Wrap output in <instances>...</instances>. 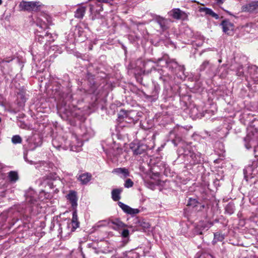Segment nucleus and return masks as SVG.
<instances>
[{
  "label": "nucleus",
  "instance_id": "b1692460",
  "mask_svg": "<svg viewBox=\"0 0 258 258\" xmlns=\"http://www.w3.org/2000/svg\"><path fill=\"white\" fill-rule=\"evenodd\" d=\"M91 177L92 175L90 173H85L79 175L78 179L82 184H86L90 181Z\"/></svg>",
  "mask_w": 258,
  "mask_h": 258
},
{
  "label": "nucleus",
  "instance_id": "1a4fd4ad",
  "mask_svg": "<svg viewBox=\"0 0 258 258\" xmlns=\"http://www.w3.org/2000/svg\"><path fill=\"white\" fill-rule=\"evenodd\" d=\"M156 167L151 169V172H153L152 170H154ZM153 175L150 173H146V186L151 189H154L155 187L159 185V173L156 171L153 173Z\"/></svg>",
  "mask_w": 258,
  "mask_h": 258
},
{
  "label": "nucleus",
  "instance_id": "c9c22d12",
  "mask_svg": "<svg viewBox=\"0 0 258 258\" xmlns=\"http://www.w3.org/2000/svg\"><path fill=\"white\" fill-rule=\"evenodd\" d=\"M45 38H46V43L47 42H52L54 41V37L52 34L47 32H45Z\"/></svg>",
  "mask_w": 258,
  "mask_h": 258
},
{
  "label": "nucleus",
  "instance_id": "f257e3e1",
  "mask_svg": "<svg viewBox=\"0 0 258 258\" xmlns=\"http://www.w3.org/2000/svg\"><path fill=\"white\" fill-rule=\"evenodd\" d=\"M174 146H178L177 150L178 158H181L184 163H189L191 165L202 164L204 162V157L201 153L195 152L190 145L179 137L172 140Z\"/></svg>",
  "mask_w": 258,
  "mask_h": 258
},
{
  "label": "nucleus",
  "instance_id": "5fc2aeb1",
  "mask_svg": "<svg viewBox=\"0 0 258 258\" xmlns=\"http://www.w3.org/2000/svg\"><path fill=\"white\" fill-rule=\"evenodd\" d=\"M90 11L91 12H92V6H90Z\"/></svg>",
  "mask_w": 258,
  "mask_h": 258
},
{
  "label": "nucleus",
  "instance_id": "bf43d9fd",
  "mask_svg": "<svg viewBox=\"0 0 258 258\" xmlns=\"http://www.w3.org/2000/svg\"><path fill=\"white\" fill-rule=\"evenodd\" d=\"M149 256L150 258H154V256H150V255H149Z\"/></svg>",
  "mask_w": 258,
  "mask_h": 258
},
{
  "label": "nucleus",
  "instance_id": "3c124183",
  "mask_svg": "<svg viewBox=\"0 0 258 258\" xmlns=\"http://www.w3.org/2000/svg\"><path fill=\"white\" fill-rule=\"evenodd\" d=\"M155 137V135L154 134H153V135L151 136L152 139L154 140Z\"/></svg>",
  "mask_w": 258,
  "mask_h": 258
},
{
  "label": "nucleus",
  "instance_id": "2f4dec72",
  "mask_svg": "<svg viewBox=\"0 0 258 258\" xmlns=\"http://www.w3.org/2000/svg\"><path fill=\"white\" fill-rule=\"evenodd\" d=\"M9 177L11 181L16 182L18 179V173L16 171H10L9 173Z\"/></svg>",
  "mask_w": 258,
  "mask_h": 258
},
{
  "label": "nucleus",
  "instance_id": "f8f14e48",
  "mask_svg": "<svg viewBox=\"0 0 258 258\" xmlns=\"http://www.w3.org/2000/svg\"><path fill=\"white\" fill-rule=\"evenodd\" d=\"M117 204L124 213L133 216L138 214L140 212V210L138 209H133L121 202L118 201Z\"/></svg>",
  "mask_w": 258,
  "mask_h": 258
},
{
  "label": "nucleus",
  "instance_id": "f3484780",
  "mask_svg": "<svg viewBox=\"0 0 258 258\" xmlns=\"http://www.w3.org/2000/svg\"><path fill=\"white\" fill-rule=\"evenodd\" d=\"M160 90L159 86L155 85V89L152 95H146V102H153L156 101L158 97V92Z\"/></svg>",
  "mask_w": 258,
  "mask_h": 258
},
{
  "label": "nucleus",
  "instance_id": "393cba45",
  "mask_svg": "<svg viewBox=\"0 0 258 258\" xmlns=\"http://www.w3.org/2000/svg\"><path fill=\"white\" fill-rule=\"evenodd\" d=\"M110 223L114 225V226H112V228L116 230L125 226V224L118 219H115L111 220Z\"/></svg>",
  "mask_w": 258,
  "mask_h": 258
},
{
  "label": "nucleus",
  "instance_id": "e433bc0d",
  "mask_svg": "<svg viewBox=\"0 0 258 258\" xmlns=\"http://www.w3.org/2000/svg\"><path fill=\"white\" fill-rule=\"evenodd\" d=\"M224 237L222 234H221L219 233H214V239L216 241H222L224 239Z\"/></svg>",
  "mask_w": 258,
  "mask_h": 258
},
{
  "label": "nucleus",
  "instance_id": "ea45409f",
  "mask_svg": "<svg viewBox=\"0 0 258 258\" xmlns=\"http://www.w3.org/2000/svg\"><path fill=\"white\" fill-rule=\"evenodd\" d=\"M27 202L30 205H35L37 202L36 198L33 197H27L26 198Z\"/></svg>",
  "mask_w": 258,
  "mask_h": 258
},
{
  "label": "nucleus",
  "instance_id": "a18cd8bd",
  "mask_svg": "<svg viewBox=\"0 0 258 258\" xmlns=\"http://www.w3.org/2000/svg\"><path fill=\"white\" fill-rule=\"evenodd\" d=\"M12 59H10V60H6L5 59H3V60H0V65L2 64V63H3L4 62H10Z\"/></svg>",
  "mask_w": 258,
  "mask_h": 258
},
{
  "label": "nucleus",
  "instance_id": "6ab92c4d",
  "mask_svg": "<svg viewBox=\"0 0 258 258\" xmlns=\"http://www.w3.org/2000/svg\"><path fill=\"white\" fill-rule=\"evenodd\" d=\"M122 187L113 189L111 191V198L113 201H118L121 199V193L122 192Z\"/></svg>",
  "mask_w": 258,
  "mask_h": 258
},
{
  "label": "nucleus",
  "instance_id": "f03ea898",
  "mask_svg": "<svg viewBox=\"0 0 258 258\" xmlns=\"http://www.w3.org/2000/svg\"><path fill=\"white\" fill-rule=\"evenodd\" d=\"M244 146L247 149H249L253 147V155L254 159L252 160L251 163L243 169V174L244 178L248 180L249 178H251L253 170L257 168L258 165V147H256V143L249 136H247L244 139Z\"/></svg>",
  "mask_w": 258,
  "mask_h": 258
},
{
  "label": "nucleus",
  "instance_id": "39448f33",
  "mask_svg": "<svg viewBox=\"0 0 258 258\" xmlns=\"http://www.w3.org/2000/svg\"><path fill=\"white\" fill-rule=\"evenodd\" d=\"M39 181L41 185L44 187L47 186L50 189L54 188L61 182L58 176L52 173L43 176L39 179Z\"/></svg>",
  "mask_w": 258,
  "mask_h": 258
},
{
  "label": "nucleus",
  "instance_id": "4c0bfd02",
  "mask_svg": "<svg viewBox=\"0 0 258 258\" xmlns=\"http://www.w3.org/2000/svg\"><path fill=\"white\" fill-rule=\"evenodd\" d=\"M135 223L136 224V226H138V227H142L143 228H145V222H144L143 221H141L138 218H136L135 219Z\"/></svg>",
  "mask_w": 258,
  "mask_h": 258
},
{
  "label": "nucleus",
  "instance_id": "7ed1b4c3",
  "mask_svg": "<svg viewBox=\"0 0 258 258\" xmlns=\"http://www.w3.org/2000/svg\"><path fill=\"white\" fill-rule=\"evenodd\" d=\"M63 150H70L75 152H79L82 150L83 143L79 140L77 136L72 135L70 139L68 140L63 137Z\"/></svg>",
  "mask_w": 258,
  "mask_h": 258
},
{
  "label": "nucleus",
  "instance_id": "5701e85b",
  "mask_svg": "<svg viewBox=\"0 0 258 258\" xmlns=\"http://www.w3.org/2000/svg\"><path fill=\"white\" fill-rule=\"evenodd\" d=\"M130 148L134 154H141L144 152V148L143 145H136L135 144H131Z\"/></svg>",
  "mask_w": 258,
  "mask_h": 258
},
{
  "label": "nucleus",
  "instance_id": "052dcab7",
  "mask_svg": "<svg viewBox=\"0 0 258 258\" xmlns=\"http://www.w3.org/2000/svg\"><path fill=\"white\" fill-rule=\"evenodd\" d=\"M2 4V0H0V5Z\"/></svg>",
  "mask_w": 258,
  "mask_h": 258
},
{
  "label": "nucleus",
  "instance_id": "a211bd4d",
  "mask_svg": "<svg viewBox=\"0 0 258 258\" xmlns=\"http://www.w3.org/2000/svg\"><path fill=\"white\" fill-rule=\"evenodd\" d=\"M63 137L58 136L52 140L53 146L56 149H63Z\"/></svg>",
  "mask_w": 258,
  "mask_h": 258
},
{
  "label": "nucleus",
  "instance_id": "de8ad7c7",
  "mask_svg": "<svg viewBox=\"0 0 258 258\" xmlns=\"http://www.w3.org/2000/svg\"><path fill=\"white\" fill-rule=\"evenodd\" d=\"M217 4H222L225 0H215Z\"/></svg>",
  "mask_w": 258,
  "mask_h": 258
},
{
  "label": "nucleus",
  "instance_id": "7c9ffc66",
  "mask_svg": "<svg viewBox=\"0 0 258 258\" xmlns=\"http://www.w3.org/2000/svg\"><path fill=\"white\" fill-rule=\"evenodd\" d=\"M236 75L238 77H243L244 76V71L243 66L239 64H237L236 66L235 70Z\"/></svg>",
  "mask_w": 258,
  "mask_h": 258
},
{
  "label": "nucleus",
  "instance_id": "a878e982",
  "mask_svg": "<svg viewBox=\"0 0 258 258\" xmlns=\"http://www.w3.org/2000/svg\"><path fill=\"white\" fill-rule=\"evenodd\" d=\"M213 68L214 65L210 63L209 61L206 60L200 66L199 70L200 72H202L208 69L210 71L213 70Z\"/></svg>",
  "mask_w": 258,
  "mask_h": 258
},
{
  "label": "nucleus",
  "instance_id": "c03bdc74",
  "mask_svg": "<svg viewBox=\"0 0 258 258\" xmlns=\"http://www.w3.org/2000/svg\"><path fill=\"white\" fill-rule=\"evenodd\" d=\"M205 208H208V206H206L205 205H201L200 204V208L199 209V210H202V209H204Z\"/></svg>",
  "mask_w": 258,
  "mask_h": 258
},
{
  "label": "nucleus",
  "instance_id": "cd10ccee",
  "mask_svg": "<svg viewBox=\"0 0 258 258\" xmlns=\"http://www.w3.org/2000/svg\"><path fill=\"white\" fill-rule=\"evenodd\" d=\"M136 67L140 70L141 74H144L145 73V62L144 60L138 59L136 61Z\"/></svg>",
  "mask_w": 258,
  "mask_h": 258
},
{
  "label": "nucleus",
  "instance_id": "37998d69",
  "mask_svg": "<svg viewBox=\"0 0 258 258\" xmlns=\"http://www.w3.org/2000/svg\"><path fill=\"white\" fill-rule=\"evenodd\" d=\"M146 230L147 229H148V234H150V233H152V231H153V228H152V229L150 230L149 229H150V225L149 224V223H146Z\"/></svg>",
  "mask_w": 258,
  "mask_h": 258
},
{
  "label": "nucleus",
  "instance_id": "0eeeda50",
  "mask_svg": "<svg viewBox=\"0 0 258 258\" xmlns=\"http://www.w3.org/2000/svg\"><path fill=\"white\" fill-rule=\"evenodd\" d=\"M212 222L200 221L194 227L192 230V235H203L206 231L213 225Z\"/></svg>",
  "mask_w": 258,
  "mask_h": 258
},
{
  "label": "nucleus",
  "instance_id": "6e6552de",
  "mask_svg": "<svg viewBox=\"0 0 258 258\" xmlns=\"http://www.w3.org/2000/svg\"><path fill=\"white\" fill-rule=\"evenodd\" d=\"M19 6L21 11L36 12L40 10L41 5L39 2L22 1L20 3Z\"/></svg>",
  "mask_w": 258,
  "mask_h": 258
},
{
  "label": "nucleus",
  "instance_id": "4468645a",
  "mask_svg": "<svg viewBox=\"0 0 258 258\" xmlns=\"http://www.w3.org/2000/svg\"><path fill=\"white\" fill-rule=\"evenodd\" d=\"M221 25L222 26L223 31L227 34H229L234 29V26L233 24L227 19L223 20Z\"/></svg>",
  "mask_w": 258,
  "mask_h": 258
},
{
  "label": "nucleus",
  "instance_id": "49530a36",
  "mask_svg": "<svg viewBox=\"0 0 258 258\" xmlns=\"http://www.w3.org/2000/svg\"><path fill=\"white\" fill-rule=\"evenodd\" d=\"M197 108L196 107L193 108L191 110V113H195V115H197Z\"/></svg>",
  "mask_w": 258,
  "mask_h": 258
},
{
  "label": "nucleus",
  "instance_id": "9d476101",
  "mask_svg": "<svg viewBox=\"0 0 258 258\" xmlns=\"http://www.w3.org/2000/svg\"><path fill=\"white\" fill-rule=\"evenodd\" d=\"M168 16L175 19L186 21L188 20V14L181 11L179 8H174L167 13Z\"/></svg>",
  "mask_w": 258,
  "mask_h": 258
},
{
  "label": "nucleus",
  "instance_id": "dca6fc26",
  "mask_svg": "<svg viewBox=\"0 0 258 258\" xmlns=\"http://www.w3.org/2000/svg\"><path fill=\"white\" fill-rule=\"evenodd\" d=\"M67 199L70 202L73 208H76L77 206L78 198L77 197V192L75 191H71L67 196Z\"/></svg>",
  "mask_w": 258,
  "mask_h": 258
},
{
  "label": "nucleus",
  "instance_id": "8fccbe9b",
  "mask_svg": "<svg viewBox=\"0 0 258 258\" xmlns=\"http://www.w3.org/2000/svg\"><path fill=\"white\" fill-rule=\"evenodd\" d=\"M152 149V147H149V146H147L146 145V150L147 149Z\"/></svg>",
  "mask_w": 258,
  "mask_h": 258
},
{
  "label": "nucleus",
  "instance_id": "6e6d98bb",
  "mask_svg": "<svg viewBox=\"0 0 258 258\" xmlns=\"http://www.w3.org/2000/svg\"><path fill=\"white\" fill-rule=\"evenodd\" d=\"M150 61V60H148V61H146V65L148 64V63Z\"/></svg>",
  "mask_w": 258,
  "mask_h": 258
},
{
  "label": "nucleus",
  "instance_id": "9b49d317",
  "mask_svg": "<svg viewBox=\"0 0 258 258\" xmlns=\"http://www.w3.org/2000/svg\"><path fill=\"white\" fill-rule=\"evenodd\" d=\"M134 114V111H128L124 109H121L118 114V118L120 120L122 119L123 121L131 123L135 120L133 117Z\"/></svg>",
  "mask_w": 258,
  "mask_h": 258
},
{
  "label": "nucleus",
  "instance_id": "4d7b16f0",
  "mask_svg": "<svg viewBox=\"0 0 258 258\" xmlns=\"http://www.w3.org/2000/svg\"><path fill=\"white\" fill-rule=\"evenodd\" d=\"M55 191L58 192L59 191V189L57 188H56Z\"/></svg>",
  "mask_w": 258,
  "mask_h": 258
},
{
  "label": "nucleus",
  "instance_id": "ddd939ff",
  "mask_svg": "<svg viewBox=\"0 0 258 258\" xmlns=\"http://www.w3.org/2000/svg\"><path fill=\"white\" fill-rule=\"evenodd\" d=\"M242 10L244 12H249L250 13H258V1L251 2L242 7Z\"/></svg>",
  "mask_w": 258,
  "mask_h": 258
},
{
  "label": "nucleus",
  "instance_id": "20e7f679",
  "mask_svg": "<svg viewBox=\"0 0 258 258\" xmlns=\"http://www.w3.org/2000/svg\"><path fill=\"white\" fill-rule=\"evenodd\" d=\"M147 17H148V22H151L152 20H155V22L159 25L160 30L162 32H165L170 28V23L172 21L169 19H166L162 17L159 15L151 13H146Z\"/></svg>",
  "mask_w": 258,
  "mask_h": 258
},
{
  "label": "nucleus",
  "instance_id": "aec40b11",
  "mask_svg": "<svg viewBox=\"0 0 258 258\" xmlns=\"http://www.w3.org/2000/svg\"><path fill=\"white\" fill-rule=\"evenodd\" d=\"M70 223L72 226L71 232L74 231L79 226V222L78 220L77 213L76 211L73 213L72 220Z\"/></svg>",
  "mask_w": 258,
  "mask_h": 258
},
{
  "label": "nucleus",
  "instance_id": "bb28decb",
  "mask_svg": "<svg viewBox=\"0 0 258 258\" xmlns=\"http://www.w3.org/2000/svg\"><path fill=\"white\" fill-rule=\"evenodd\" d=\"M36 40L40 42L41 44L46 43V38H45V32H42L40 34V32H37L36 33Z\"/></svg>",
  "mask_w": 258,
  "mask_h": 258
},
{
  "label": "nucleus",
  "instance_id": "09e8293b",
  "mask_svg": "<svg viewBox=\"0 0 258 258\" xmlns=\"http://www.w3.org/2000/svg\"><path fill=\"white\" fill-rule=\"evenodd\" d=\"M99 2L107 3L109 0H97Z\"/></svg>",
  "mask_w": 258,
  "mask_h": 258
},
{
  "label": "nucleus",
  "instance_id": "72a5a7b5",
  "mask_svg": "<svg viewBox=\"0 0 258 258\" xmlns=\"http://www.w3.org/2000/svg\"><path fill=\"white\" fill-rule=\"evenodd\" d=\"M63 227H61V229L66 231V232L68 233L69 232H71V229H72V226L70 223V222L68 221L65 223H63L62 225Z\"/></svg>",
  "mask_w": 258,
  "mask_h": 258
},
{
  "label": "nucleus",
  "instance_id": "13d9d810",
  "mask_svg": "<svg viewBox=\"0 0 258 258\" xmlns=\"http://www.w3.org/2000/svg\"><path fill=\"white\" fill-rule=\"evenodd\" d=\"M3 167V165L2 164H0V169H1Z\"/></svg>",
  "mask_w": 258,
  "mask_h": 258
},
{
  "label": "nucleus",
  "instance_id": "c85d7f7f",
  "mask_svg": "<svg viewBox=\"0 0 258 258\" xmlns=\"http://www.w3.org/2000/svg\"><path fill=\"white\" fill-rule=\"evenodd\" d=\"M85 7H80L77 9L75 12V17L77 18L82 19L84 16L85 13Z\"/></svg>",
  "mask_w": 258,
  "mask_h": 258
},
{
  "label": "nucleus",
  "instance_id": "58836bf2",
  "mask_svg": "<svg viewBox=\"0 0 258 258\" xmlns=\"http://www.w3.org/2000/svg\"><path fill=\"white\" fill-rule=\"evenodd\" d=\"M134 185V182H133V181L130 179V178H128L125 181V182L124 183V186L126 188H130V187H131L133 186Z\"/></svg>",
  "mask_w": 258,
  "mask_h": 258
},
{
  "label": "nucleus",
  "instance_id": "603ef678",
  "mask_svg": "<svg viewBox=\"0 0 258 258\" xmlns=\"http://www.w3.org/2000/svg\"><path fill=\"white\" fill-rule=\"evenodd\" d=\"M24 158L25 159V161H27V155H25L24 156Z\"/></svg>",
  "mask_w": 258,
  "mask_h": 258
},
{
  "label": "nucleus",
  "instance_id": "a19ab883",
  "mask_svg": "<svg viewBox=\"0 0 258 258\" xmlns=\"http://www.w3.org/2000/svg\"><path fill=\"white\" fill-rule=\"evenodd\" d=\"M177 68H178V70L182 73V74L183 75V77L184 78L186 76L184 74V71L185 70L184 66L183 65L181 66V65L179 64V66Z\"/></svg>",
  "mask_w": 258,
  "mask_h": 258
},
{
  "label": "nucleus",
  "instance_id": "864d4df0",
  "mask_svg": "<svg viewBox=\"0 0 258 258\" xmlns=\"http://www.w3.org/2000/svg\"><path fill=\"white\" fill-rule=\"evenodd\" d=\"M226 12H227V13H228L229 15H232V14H231L230 12H229V11H226Z\"/></svg>",
  "mask_w": 258,
  "mask_h": 258
},
{
  "label": "nucleus",
  "instance_id": "473e14b6",
  "mask_svg": "<svg viewBox=\"0 0 258 258\" xmlns=\"http://www.w3.org/2000/svg\"><path fill=\"white\" fill-rule=\"evenodd\" d=\"M200 204L198 201L196 199L189 198L188 200L187 206L192 207H197Z\"/></svg>",
  "mask_w": 258,
  "mask_h": 258
},
{
  "label": "nucleus",
  "instance_id": "c756f323",
  "mask_svg": "<svg viewBox=\"0 0 258 258\" xmlns=\"http://www.w3.org/2000/svg\"><path fill=\"white\" fill-rule=\"evenodd\" d=\"M225 211L229 214H232L235 211V206L233 203H229L225 207Z\"/></svg>",
  "mask_w": 258,
  "mask_h": 258
},
{
  "label": "nucleus",
  "instance_id": "412c9836",
  "mask_svg": "<svg viewBox=\"0 0 258 258\" xmlns=\"http://www.w3.org/2000/svg\"><path fill=\"white\" fill-rule=\"evenodd\" d=\"M112 172L115 173L118 175H122L121 177L126 178L130 175V172L127 169L125 168H117L113 169Z\"/></svg>",
  "mask_w": 258,
  "mask_h": 258
},
{
  "label": "nucleus",
  "instance_id": "423d86ee",
  "mask_svg": "<svg viewBox=\"0 0 258 258\" xmlns=\"http://www.w3.org/2000/svg\"><path fill=\"white\" fill-rule=\"evenodd\" d=\"M157 62L160 63V66L169 68L172 72L178 68L179 64L173 59L170 58L168 55H164L162 57H159Z\"/></svg>",
  "mask_w": 258,
  "mask_h": 258
},
{
  "label": "nucleus",
  "instance_id": "2eb2a0df",
  "mask_svg": "<svg viewBox=\"0 0 258 258\" xmlns=\"http://www.w3.org/2000/svg\"><path fill=\"white\" fill-rule=\"evenodd\" d=\"M248 72L255 83L258 84V67L255 65L249 66L247 67Z\"/></svg>",
  "mask_w": 258,
  "mask_h": 258
},
{
  "label": "nucleus",
  "instance_id": "79ce46f5",
  "mask_svg": "<svg viewBox=\"0 0 258 258\" xmlns=\"http://www.w3.org/2000/svg\"><path fill=\"white\" fill-rule=\"evenodd\" d=\"M121 235L123 237H127L129 235V231L127 229H124L121 232Z\"/></svg>",
  "mask_w": 258,
  "mask_h": 258
},
{
  "label": "nucleus",
  "instance_id": "4be33fe9",
  "mask_svg": "<svg viewBox=\"0 0 258 258\" xmlns=\"http://www.w3.org/2000/svg\"><path fill=\"white\" fill-rule=\"evenodd\" d=\"M199 11L200 12H204L206 15L211 16L216 19H218L219 18V15L217 14L214 12L211 9L208 8H200Z\"/></svg>",
  "mask_w": 258,
  "mask_h": 258
},
{
  "label": "nucleus",
  "instance_id": "f704fd0d",
  "mask_svg": "<svg viewBox=\"0 0 258 258\" xmlns=\"http://www.w3.org/2000/svg\"><path fill=\"white\" fill-rule=\"evenodd\" d=\"M12 142L14 144H20L22 142V139L19 135H15L12 138Z\"/></svg>",
  "mask_w": 258,
  "mask_h": 258
},
{
  "label": "nucleus",
  "instance_id": "680f3d73",
  "mask_svg": "<svg viewBox=\"0 0 258 258\" xmlns=\"http://www.w3.org/2000/svg\"><path fill=\"white\" fill-rule=\"evenodd\" d=\"M219 62H221V59H219Z\"/></svg>",
  "mask_w": 258,
  "mask_h": 258
}]
</instances>
